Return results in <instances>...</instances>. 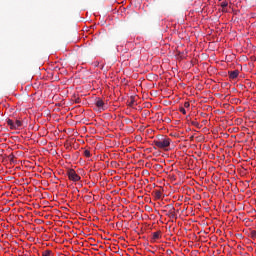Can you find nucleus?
<instances>
[{
  "label": "nucleus",
  "instance_id": "nucleus-1",
  "mask_svg": "<svg viewBox=\"0 0 256 256\" xmlns=\"http://www.w3.org/2000/svg\"><path fill=\"white\" fill-rule=\"evenodd\" d=\"M154 145L158 147V149L167 150V147L171 145V139L167 136H158V140L154 141Z\"/></svg>",
  "mask_w": 256,
  "mask_h": 256
},
{
  "label": "nucleus",
  "instance_id": "nucleus-2",
  "mask_svg": "<svg viewBox=\"0 0 256 256\" xmlns=\"http://www.w3.org/2000/svg\"><path fill=\"white\" fill-rule=\"evenodd\" d=\"M67 176L70 179V181H74V182L81 181V176H79L78 173L75 172L73 169H69L67 171Z\"/></svg>",
  "mask_w": 256,
  "mask_h": 256
},
{
  "label": "nucleus",
  "instance_id": "nucleus-3",
  "mask_svg": "<svg viewBox=\"0 0 256 256\" xmlns=\"http://www.w3.org/2000/svg\"><path fill=\"white\" fill-rule=\"evenodd\" d=\"M7 123L10 126V129H17L19 127H23V122H21L20 120L13 121L11 119H8Z\"/></svg>",
  "mask_w": 256,
  "mask_h": 256
},
{
  "label": "nucleus",
  "instance_id": "nucleus-4",
  "mask_svg": "<svg viewBox=\"0 0 256 256\" xmlns=\"http://www.w3.org/2000/svg\"><path fill=\"white\" fill-rule=\"evenodd\" d=\"M95 105L96 107H98V109H102L103 111H105V102H103L101 98L96 99Z\"/></svg>",
  "mask_w": 256,
  "mask_h": 256
},
{
  "label": "nucleus",
  "instance_id": "nucleus-5",
  "mask_svg": "<svg viewBox=\"0 0 256 256\" xmlns=\"http://www.w3.org/2000/svg\"><path fill=\"white\" fill-rule=\"evenodd\" d=\"M170 136L174 137V139H181L183 137V131L174 130L170 133Z\"/></svg>",
  "mask_w": 256,
  "mask_h": 256
},
{
  "label": "nucleus",
  "instance_id": "nucleus-6",
  "mask_svg": "<svg viewBox=\"0 0 256 256\" xmlns=\"http://www.w3.org/2000/svg\"><path fill=\"white\" fill-rule=\"evenodd\" d=\"M153 195L155 197L156 200L161 199L162 195H163V190L159 189V190H154L153 191Z\"/></svg>",
  "mask_w": 256,
  "mask_h": 256
},
{
  "label": "nucleus",
  "instance_id": "nucleus-7",
  "mask_svg": "<svg viewBox=\"0 0 256 256\" xmlns=\"http://www.w3.org/2000/svg\"><path fill=\"white\" fill-rule=\"evenodd\" d=\"M228 75L231 79H237L239 77V70L230 71Z\"/></svg>",
  "mask_w": 256,
  "mask_h": 256
},
{
  "label": "nucleus",
  "instance_id": "nucleus-8",
  "mask_svg": "<svg viewBox=\"0 0 256 256\" xmlns=\"http://www.w3.org/2000/svg\"><path fill=\"white\" fill-rule=\"evenodd\" d=\"M157 239H161V231H157L152 234V241H157Z\"/></svg>",
  "mask_w": 256,
  "mask_h": 256
},
{
  "label": "nucleus",
  "instance_id": "nucleus-9",
  "mask_svg": "<svg viewBox=\"0 0 256 256\" xmlns=\"http://www.w3.org/2000/svg\"><path fill=\"white\" fill-rule=\"evenodd\" d=\"M246 139L247 141H249V139H251V135H255V132L251 131V130H246Z\"/></svg>",
  "mask_w": 256,
  "mask_h": 256
},
{
  "label": "nucleus",
  "instance_id": "nucleus-10",
  "mask_svg": "<svg viewBox=\"0 0 256 256\" xmlns=\"http://www.w3.org/2000/svg\"><path fill=\"white\" fill-rule=\"evenodd\" d=\"M42 256H53V252L51 250H45L42 253Z\"/></svg>",
  "mask_w": 256,
  "mask_h": 256
},
{
  "label": "nucleus",
  "instance_id": "nucleus-11",
  "mask_svg": "<svg viewBox=\"0 0 256 256\" xmlns=\"http://www.w3.org/2000/svg\"><path fill=\"white\" fill-rule=\"evenodd\" d=\"M8 159H9L10 163H15V155L10 154V155L8 156Z\"/></svg>",
  "mask_w": 256,
  "mask_h": 256
},
{
  "label": "nucleus",
  "instance_id": "nucleus-12",
  "mask_svg": "<svg viewBox=\"0 0 256 256\" xmlns=\"http://www.w3.org/2000/svg\"><path fill=\"white\" fill-rule=\"evenodd\" d=\"M192 125H194V127H197V129H201V125L199 124V122H192Z\"/></svg>",
  "mask_w": 256,
  "mask_h": 256
},
{
  "label": "nucleus",
  "instance_id": "nucleus-13",
  "mask_svg": "<svg viewBox=\"0 0 256 256\" xmlns=\"http://www.w3.org/2000/svg\"><path fill=\"white\" fill-rule=\"evenodd\" d=\"M84 157H91V152L89 150H85Z\"/></svg>",
  "mask_w": 256,
  "mask_h": 256
},
{
  "label": "nucleus",
  "instance_id": "nucleus-14",
  "mask_svg": "<svg viewBox=\"0 0 256 256\" xmlns=\"http://www.w3.org/2000/svg\"><path fill=\"white\" fill-rule=\"evenodd\" d=\"M250 235H251L252 239H256V230H252L250 232Z\"/></svg>",
  "mask_w": 256,
  "mask_h": 256
},
{
  "label": "nucleus",
  "instance_id": "nucleus-15",
  "mask_svg": "<svg viewBox=\"0 0 256 256\" xmlns=\"http://www.w3.org/2000/svg\"><path fill=\"white\" fill-rule=\"evenodd\" d=\"M228 5H229V3H227V2H222L221 3L222 9H225Z\"/></svg>",
  "mask_w": 256,
  "mask_h": 256
},
{
  "label": "nucleus",
  "instance_id": "nucleus-16",
  "mask_svg": "<svg viewBox=\"0 0 256 256\" xmlns=\"http://www.w3.org/2000/svg\"><path fill=\"white\" fill-rule=\"evenodd\" d=\"M180 113H183V115H187V111L185 108H180Z\"/></svg>",
  "mask_w": 256,
  "mask_h": 256
},
{
  "label": "nucleus",
  "instance_id": "nucleus-17",
  "mask_svg": "<svg viewBox=\"0 0 256 256\" xmlns=\"http://www.w3.org/2000/svg\"><path fill=\"white\" fill-rule=\"evenodd\" d=\"M184 107H185L186 109H189V107H191V104H189V102H185V103H184Z\"/></svg>",
  "mask_w": 256,
  "mask_h": 256
},
{
  "label": "nucleus",
  "instance_id": "nucleus-18",
  "mask_svg": "<svg viewBox=\"0 0 256 256\" xmlns=\"http://www.w3.org/2000/svg\"><path fill=\"white\" fill-rule=\"evenodd\" d=\"M135 139H136V141H142V140H143V138L141 137V135H137V136L135 137Z\"/></svg>",
  "mask_w": 256,
  "mask_h": 256
},
{
  "label": "nucleus",
  "instance_id": "nucleus-19",
  "mask_svg": "<svg viewBox=\"0 0 256 256\" xmlns=\"http://www.w3.org/2000/svg\"><path fill=\"white\" fill-rule=\"evenodd\" d=\"M53 133L55 136H57V135H59V133H61V130H55Z\"/></svg>",
  "mask_w": 256,
  "mask_h": 256
},
{
  "label": "nucleus",
  "instance_id": "nucleus-20",
  "mask_svg": "<svg viewBox=\"0 0 256 256\" xmlns=\"http://www.w3.org/2000/svg\"><path fill=\"white\" fill-rule=\"evenodd\" d=\"M47 133H49L47 130H45L41 135L42 137H45V135H47Z\"/></svg>",
  "mask_w": 256,
  "mask_h": 256
},
{
  "label": "nucleus",
  "instance_id": "nucleus-21",
  "mask_svg": "<svg viewBox=\"0 0 256 256\" xmlns=\"http://www.w3.org/2000/svg\"><path fill=\"white\" fill-rule=\"evenodd\" d=\"M64 131V133H71V130H68V132H67V130H63Z\"/></svg>",
  "mask_w": 256,
  "mask_h": 256
},
{
  "label": "nucleus",
  "instance_id": "nucleus-22",
  "mask_svg": "<svg viewBox=\"0 0 256 256\" xmlns=\"http://www.w3.org/2000/svg\"><path fill=\"white\" fill-rule=\"evenodd\" d=\"M240 135L244 136V137H247V134H245V133H241Z\"/></svg>",
  "mask_w": 256,
  "mask_h": 256
},
{
  "label": "nucleus",
  "instance_id": "nucleus-23",
  "mask_svg": "<svg viewBox=\"0 0 256 256\" xmlns=\"http://www.w3.org/2000/svg\"><path fill=\"white\" fill-rule=\"evenodd\" d=\"M166 121H167L168 123H171V119H169V118H167Z\"/></svg>",
  "mask_w": 256,
  "mask_h": 256
},
{
  "label": "nucleus",
  "instance_id": "nucleus-24",
  "mask_svg": "<svg viewBox=\"0 0 256 256\" xmlns=\"http://www.w3.org/2000/svg\"><path fill=\"white\" fill-rule=\"evenodd\" d=\"M212 133L214 134L217 133V129L212 130Z\"/></svg>",
  "mask_w": 256,
  "mask_h": 256
},
{
  "label": "nucleus",
  "instance_id": "nucleus-25",
  "mask_svg": "<svg viewBox=\"0 0 256 256\" xmlns=\"http://www.w3.org/2000/svg\"><path fill=\"white\" fill-rule=\"evenodd\" d=\"M167 253H168V254H171V253H173V251H171V250H167Z\"/></svg>",
  "mask_w": 256,
  "mask_h": 256
},
{
  "label": "nucleus",
  "instance_id": "nucleus-26",
  "mask_svg": "<svg viewBox=\"0 0 256 256\" xmlns=\"http://www.w3.org/2000/svg\"><path fill=\"white\" fill-rule=\"evenodd\" d=\"M130 104L133 105V101H131Z\"/></svg>",
  "mask_w": 256,
  "mask_h": 256
},
{
  "label": "nucleus",
  "instance_id": "nucleus-27",
  "mask_svg": "<svg viewBox=\"0 0 256 256\" xmlns=\"http://www.w3.org/2000/svg\"><path fill=\"white\" fill-rule=\"evenodd\" d=\"M207 131H209V130H205L206 133H207Z\"/></svg>",
  "mask_w": 256,
  "mask_h": 256
}]
</instances>
